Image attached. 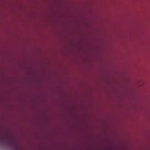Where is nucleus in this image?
<instances>
[{"mask_svg": "<svg viewBox=\"0 0 150 150\" xmlns=\"http://www.w3.org/2000/svg\"><path fill=\"white\" fill-rule=\"evenodd\" d=\"M2 140L5 142L7 143L10 141L9 138L6 136H1L0 135V141Z\"/></svg>", "mask_w": 150, "mask_h": 150, "instance_id": "f257e3e1", "label": "nucleus"}, {"mask_svg": "<svg viewBox=\"0 0 150 150\" xmlns=\"http://www.w3.org/2000/svg\"><path fill=\"white\" fill-rule=\"evenodd\" d=\"M12 146L13 148L16 150H21L19 147L18 144L14 142H12L11 143Z\"/></svg>", "mask_w": 150, "mask_h": 150, "instance_id": "f03ea898", "label": "nucleus"}]
</instances>
